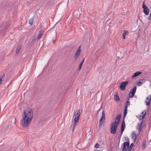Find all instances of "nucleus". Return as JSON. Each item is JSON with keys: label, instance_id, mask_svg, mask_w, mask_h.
Wrapping results in <instances>:
<instances>
[{"label": "nucleus", "instance_id": "nucleus-1", "mask_svg": "<svg viewBox=\"0 0 151 151\" xmlns=\"http://www.w3.org/2000/svg\"><path fill=\"white\" fill-rule=\"evenodd\" d=\"M121 117L120 114L118 115L116 118V120H117L118 122L115 121L113 122L111 124L110 128L111 133L112 134H116V131L117 129V127L119 123V121L120 120Z\"/></svg>", "mask_w": 151, "mask_h": 151}, {"label": "nucleus", "instance_id": "nucleus-2", "mask_svg": "<svg viewBox=\"0 0 151 151\" xmlns=\"http://www.w3.org/2000/svg\"><path fill=\"white\" fill-rule=\"evenodd\" d=\"M24 117L31 120H32L33 116V113L32 109L30 108H27L24 112Z\"/></svg>", "mask_w": 151, "mask_h": 151}, {"label": "nucleus", "instance_id": "nucleus-3", "mask_svg": "<svg viewBox=\"0 0 151 151\" xmlns=\"http://www.w3.org/2000/svg\"><path fill=\"white\" fill-rule=\"evenodd\" d=\"M31 120L24 117L21 120L20 125L23 127H27L30 124L31 122Z\"/></svg>", "mask_w": 151, "mask_h": 151}, {"label": "nucleus", "instance_id": "nucleus-4", "mask_svg": "<svg viewBox=\"0 0 151 151\" xmlns=\"http://www.w3.org/2000/svg\"><path fill=\"white\" fill-rule=\"evenodd\" d=\"M80 111L81 110L80 109L77 110L75 113L74 115L73 116V117L75 116L74 119V127L76 125L77 123H78L79 122Z\"/></svg>", "mask_w": 151, "mask_h": 151}, {"label": "nucleus", "instance_id": "nucleus-5", "mask_svg": "<svg viewBox=\"0 0 151 151\" xmlns=\"http://www.w3.org/2000/svg\"><path fill=\"white\" fill-rule=\"evenodd\" d=\"M102 115L99 121L100 126H102L105 120V114L104 110L102 111Z\"/></svg>", "mask_w": 151, "mask_h": 151}, {"label": "nucleus", "instance_id": "nucleus-6", "mask_svg": "<svg viewBox=\"0 0 151 151\" xmlns=\"http://www.w3.org/2000/svg\"><path fill=\"white\" fill-rule=\"evenodd\" d=\"M137 86H135L131 89L129 93V98L133 97L136 91Z\"/></svg>", "mask_w": 151, "mask_h": 151}, {"label": "nucleus", "instance_id": "nucleus-7", "mask_svg": "<svg viewBox=\"0 0 151 151\" xmlns=\"http://www.w3.org/2000/svg\"><path fill=\"white\" fill-rule=\"evenodd\" d=\"M142 8L144 9L143 12L146 15H148L149 13V9L147 6L145 4V2H143Z\"/></svg>", "mask_w": 151, "mask_h": 151}, {"label": "nucleus", "instance_id": "nucleus-8", "mask_svg": "<svg viewBox=\"0 0 151 151\" xmlns=\"http://www.w3.org/2000/svg\"><path fill=\"white\" fill-rule=\"evenodd\" d=\"M128 81L122 82L120 85V88L122 91L124 90L125 89V87L127 86L128 83Z\"/></svg>", "mask_w": 151, "mask_h": 151}, {"label": "nucleus", "instance_id": "nucleus-9", "mask_svg": "<svg viewBox=\"0 0 151 151\" xmlns=\"http://www.w3.org/2000/svg\"><path fill=\"white\" fill-rule=\"evenodd\" d=\"M81 46H80L78 47L74 56V58L76 60L78 59V58L79 56L81 53Z\"/></svg>", "mask_w": 151, "mask_h": 151}, {"label": "nucleus", "instance_id": "nucleus-10", "mask_svg": "<svg viewBox=\"0 0 151 151\" xmlns=\"http://www.w3.org/2000/svg\"><path fill=\"white\" fill-rule=\"evenodd\" d=\"M132 139L134 140V142L136 140L137 138V135L136 133L134 132H132Z\"/></svg>", "mask_w": 151, "mask_h": 151}, {"label": "nucleus", "instance_id": "nucleus-11", "mask_svg": "<svg viewBox=\"0 0 151 151\" xmlns=\"http://www.w3.org/2000/svg\"><path fill=\"white\" fill-rule=\"evenodd\" d=\"M43 34V30H41L39 31V34L38 35L37 38L38 39H39L42 36Z\"/></svg>", "mask_w": 151, "mask_h": 151}, {"label": "nucleus", "instance_id": "nucleus-12", "mask_svg": "<svg viewBox=\"0 0 151 151\" xmlns=\"http://www.w3.org/2000/svg\"><path fill=\"white\" fill-rule=\"evenodd\" d=\"M142 73V72H140L139 71H137L135 73H134L133 75L132 76V78H133L136 77L139 75L140 74Z\"/></svg>", "mask_w": 151, "mask_h": 151}, {"label": "nucleus", "instance_id": "nucleus-13", "mask_svg": "<svg viewBox=\"0 0 151 151\" xmlns=\"http://www.w3.org/2000/svg\"><path fill=\"white\" fill-rule=\"evenodd\" d=\"M114 99L117 102H119L120 100V99L119 96L117 95H114Z\"/></svg>", "mask_w": 151, "mask_h": 151}, {"label": "nucleus", "instance_id": "nucleus-14", "mask_svg": "<svg viewBox=\"0 0 151 151\" xmlns=\"http://www.w3.org/2000/svg\"><path fill=\"white\" fill-rule=\"evenodd\" d=\"M34 20L33 19L31 18L30 19L29 21V23L30 25L32 26L33 25Z\"/></svg>", "mask_w": 151, "mask_h": 151}, {"label": "nucleus", "instance_id": "nucleus-15", "mask_svg": "<svg viewBox=\"0 0 151 151\" xmlns=\"http://www.w3.org/2000/svg\"><path fill=\"white\" fill-rule=\"evenodd\" d=\"M123 145L126 146L127 147H128L129 145V142H125L123 143Z\"/></svg>", "mask_w": 151, "mask_h": 151}, {"label": "nucleus", "instance_id": "nucleus-16", "mask_svg": "<svg viewBox=\"0 0 151 151\" xmlns=\"http://www.w3.org/2000/svg\"><path fill=\"white\" fill-rule=\"evenodd\" d=\"M125 124L124 122V120L122 122L121 125V128L125 129Z\"/></svg>", "mask_w": 151, "mask_h": 151}, {"label": "nucleus", "instance_id": "nucleus-17", "mask_svg": "<svg viewBox=\"0 0 151 151\" xmlns=\"http://www.w3.org/2000/svg\"><path fill=\"white\" fill-rule=\"evenodd\" d=\"M127 107L126 106V107H125V110L124 111V117L125 116L126 114L127 113Z\"/></svg>", "mask_w": 151, "mask_h": 151}, {"label": "nucleus", "instance_id": "nucleus-18", "mask_svg": "<svg viewBox=\"0 0 151 151\" xmlns=\"http://www.w3.org/2000/svg\"><path fill=\"white\" fill-rule=\"evenodd\" d=\"M129 99H130L129 98L128 99V100L127 101V102L126 103V104H125V107H126V106L127 107L128 105H130V102L129 101Z\"/></svg>", "mask_w": 151, "mask_h": 151}, {"label": "nucleus", "instance_id": "nucleus-19", "mask_svg": "<svg viewBox=\"0 0 151 151\" xmlns=\"http://www.w3.org/2000/svg\"><path fill=\"white\" fill-rule=\"evenodd\" d=\"M146 143V142L145 140L142 143V147L143 149H145L146 148V146H145Z\"/></svg>", "mask_w": 151, "mask_h": 151}, {"label": "nucleus", "instance_id": "nucleus-20", "mask_svg": "<svg viewBox=\"0 0 151 151\" xmlns=\"http://www.w3.org/2000/svg\"><path fill=\"white\" fill-rule=\"evenodd\" d=\"M21 48L20 47H18L16 49V54H17L19 52V50Z\"/></svg>", "mask_w": 151, "mask_h": 151}, {"label": "nucleus", "instance_id": "nucleus-21", "mask_svg": "<svg viewBox=\"0 0 151 151\" xmlns=\"http://www.w3.org/2000/svg\"><path fill=\"white\" fill-rule=\"evenodd\" d=\"M4 75L0 76V85L2 81V79L3 78Z\"/></svg>", "mask_w": 151, "mask_h": 151}, {"label": "nucleus", "instance_id": "nucleus-22", "mask_svg": "<svg viewBox=\"0 0 151 151\" xmlns=\"http://www.w3.org/2000/svg\"><path fill=\"white\" fill-rule=\"evenodd\" d=\"M127 147L124 145L122 151H126L127 150Z\"/></svg>", "mask_w": 151, "mask_h": 151}, {"label": "nucleus", "instance_id": "nucleus-23", "mask_svg": "<svg viewBox=\"0 0 151 151\" xmlns=\"http://www.w3.org/2000/svg\"><path fill=\"white\" fill-rule=\"evenodd\" d=\"M150 99V100L149 101H151V96H148L147 97V100H149V99Z\"/></svg>", "mask_w": 151, "mask_h": 151}, {"label": "nucleus", "instance_id": "nucleus-24", "mask_svg": "<svg viewBox=\"0 0 151 151\" xmlns=\"http://www.w3.org/2000/svg\"><path fill=\"white\" fill-rule=\"evenodd\" d=\"M141 113L142 114V116L144 115L145 116L146 114V111L145 110H144V111H142Z\"/></svg>", "mask_w": 151, "mask_h": 151}, {"label": "nucleus", "instance_id": "nucleus-25", "mask_svg": "<svg viewBox=\"0 0 151 151\" xmlns=\"http://www.w3.org/2000/svg\"><path fill=\"white\" fill-rule=\"evenodd\" d=\"M143 83L141 81H139L137 83V84L138 86H141Z\"/></svg>", "mask_w": 151, "mask_h": 151}, {"label": "nucleus", "instance_id": "nucleus-26", "mask_svg": "<svg viewBox=\"0 0 151 151\" xmlns=\"http://www.w3.org/2000/svg\"><path fill=\"white\" fill-rule=\"evenodd\" d=\"M142 126H139V128H138L139 132H140L141 131L142 129Z\"/></svg>", "mask_w": 151, "mask_h": 151}, {"label": "nucleus", "instance_id": "nucleus-27", "mask_svg": "<svg viewBox=\"0 0 151 151\" xmlns=\"http://www.w3.org/2000/svg\"><path fill=\"white\" fill-rule=\"evenodd\" d=\"M124 128H121V135H122V133H123V131H124Z\"/></svg>", "mask_w": 151, "mask_h": 151}, {"label": "nucleus", "instance_id": "nucleus-28", "mask_svg": "<svg viewBox=\"0 0 151 151\" xmlns=\"http://www.w3.org/2000/svg\"><path fill=\"white\" fill-rule=\"evenodd\" d=\"M133 143H132L130 146L129 148H130V150H131L132 148L133 147Z\"/></svg>", "mask_w": 151, "mask_h": 151}, {"label": "nucleus", "instance_id": "nucleus-29", "mask_svg": "<svg viewBox=\"0 0 151 151\" xmlns=\"http://www.w3.org/2000/svg\"><path fill=\"white\" fill-rule=\"evenodd\" d=\"M144 115H143L142 116V115L140 116L139 119H140L142 120V119H143L144 118Z\"/></svg>", "mask_w": 151, "mask_h": 151}, {"label": "nucleus", "instance_id": "nucleus-30", "mask_svg": "<svg viewBox=\"0 0 151 151\" xmlns=\"http://www.w3.org/2000/svg\"><path fill=\"white\" fill-rule=\"evenodd\" d=\"M99 145L98 143H96L95 146V147H96V148H99Z\"/></svg>", "mask_w": 151, "mask_h": 151}, {"label": "nucleus", "instance_id": "nucleus-31", "mask_svg": "<svg viewBox=\"0 0 151 151\" xmlns=\"http://www.w3.org/2000/svg\"><path fill=\"white\" fill-rule=\"evenodd\" d=\"M150 101H149L148 102L146 101L145 102H146V105L147 106L149 105L150 104Z\"/></svg>", "mask_w": 151, "mask_h": 151}, {"label": "nucleus", "instance_id": "nucleus-32", "mask_svg": "<svg viewBox=\"0 0 151 151\" xmlns=\"http://www.w3.org/2000/svg\"><path fill=\"white\" fill-rule=\"evenodd\" d=\"M82 64H80L79 65V67H78V68H79V70H80L81 68V67H82Z\"/></svg>", "mask_w": 151, "mask_h": 151}, {"label": "nucleus", "instance_id": "nucleus-33", "mask_svg": "<svg viewBox=\"0 0 151 151\" xmlns=\"http://www.w3.org/2000/svg\"><path fill=\"white\" fill-rule=\"evenodd\" d=\"M122 35L123 36V38L125 39V35H124V34H122Z\"/></svg>", "mask_w": 151, "mask_h": 151}, {"label": "nucleus", "instance_id": "nucleus-34", "mask_svg": "<svg viewBox=\"0 0 151 151\" xmlns=\"http://www.w3.org/2000/svg\"><path fill=\"white\" fill-rule=\"evenodd\" d=\"M143 121H142V122H141L140 123V124H139V126H142V125L143 124Z\"/></svg>", "mask_w": 151, "mask_h": 151}, {"label": "nucleus", "instance_id": "nucleus-35", "mask_svg": "<svg viewBox=\"0 0 151 151\" xmlns=\"http://www.w3.org/2000/svg\"><path fill=\"white\" fill-rule=\"evenodd\" d=\"M84 59H83V60L82 61V62H81L80 64H81L82 65V64H83V63L84 62Z\"/></svg>", "mask_w": 151, "mask_h": 151}, {"label": "nucleus", "instance_id": "nucleus-36", "mask_svg": "<svg viewBox=\"0 0 151 151\" xmlns=\"http://www.w3.org/2000/svg\"><path fill=\"white\" fill-rule=\"evenodd\" d=\"M124 33L126 34L128 33V31H125Z\"/></svg>", "mask_w": 151, "mask_h": 151}, {"label": "nucleus", "instance_id": "nucleus-37", "mask_svg": "<svg viewBox=\"0 0 151 151\" xmlns=\"http://www.w3.org/2000/svg\"><path fill=\"white\" fill-rule=\"evenodd\" d=\"M101 108H102V106H101V108L98 110V112H99L100 111V109H101Z\"/></svg>", "mask_w": 151, "mask_h": 151}, {"label": "nucleus", "instance_id": "nucleus-38", "mask_svg": "<svg viewBox=\"0 0 151 151\" xmlns=\"http://www.w3.org/2000/svg\"><path fill=\"white\" fill-rule=\"evenodd\" d=\"M150 17L151 18V13L150 14Z\"/></svg>", "mask_w": 151, "mask_h": 151}, {"label": "nucleus", "instance_id": "nucleus-39", "mask_svg": "<svg viewBox=\"0 0 151 151\" xmlns=\"http://www.w3.org/2000/svg\"><path fill=\"white\" fill-rule=\"evenodd\" d=\"M35 40V38H33V39L32 41L33 42V41H34Z\"/></svg>", "mask_w": 151, "mask_h": 151}, {"label": "nucleus", "instance_id": "nucleus-40", "mask_svg": "<svg viewBox=\"0 0 151 151\" xmlns=\"http://www.w3.org/2000/svg\"><path fill=\"white\" fill-rule=\"evenodd\" d=\"M130 150V148L129 147L128 149V151H130V150Z\"/></svg>", "mask_w": 151, "mask_h": 151}, {"label": "nucleus", "instance_id": "nucleus-41", "mask_svg": "<svg viewBox=\"0 0 151 151\" xmlns=\"http://www.w3.org/2000/svg\"><path fill=\"white\" fill-rule=\"evenodd\" d=\"M123 34H124V35H126V34L125 33H124Z\"/></svg>", "mask_w": 151, "mask_h": 151}, {"label": "nucleus", "instance_id": "nucleus-42", "mask_svg": "<svg viewBox=\"0 0 151 151\" xmlns=\"http://www.w3.org/2000/svg\"><path fill=\"white\" fill-rule=\"evenodd\" d=\"M100 151L99 150V151Z\"/></svg>", "mask_w": 151, "mask_h": 151}]
</instances>
